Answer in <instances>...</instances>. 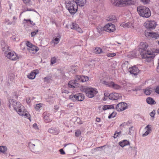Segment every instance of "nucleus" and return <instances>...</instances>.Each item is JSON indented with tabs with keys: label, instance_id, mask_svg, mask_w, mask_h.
<instances>
[{
	"label": "nucleus",
	"instance_id": "1",
	"mask_svg": "<svg viewBox=\"0 0 159 159\" xmlns=\"http://www.w3.org/2000/svg\"><path fill=\"white\" fill-rule=\"evenodd\" d=\"M148 47V45L146 42H141L140 43L139 51L143 58L151 59L152 58V57L151 56L152 53L151 52L146 50Z\"/></svg>",
	"mask_w": 159,
	"mask_h": 159
},
{
	"label": "nucleus",
	"instance_id": "2",
	"mask_svg": "<svg viewBox=\"0 0 159 159\" xmlns=\"http://www.w3.org/2000/svg\"><path fill=\"white\" fill-rule=\"evenodd\" d=\"M127 104L124 102H120L116 105H104L102 108L104 111L107 110L114 109L119 111L125 110L127 108Z\"/></svg>",
	"mask_w": 159,
	"mask_h": 159
},
{
	"label": "nucleus",
	"instance_id": "3",
	"mask_svg": "<svg viewBox=\"0 0 159 159\" xmlns=\"http://www.w3.org/2000/svg\"><path fill=\"white\" fill-rule=\"evenodd\" d=\"M16 105H14L13 108L21 116H24L25 118H27L31 121L30 115L27 112L24 110V107L19 102L16 103Z\"/></svg>",
	"mask_w": 159,
	"mask_h": 159
},
{
	"label": "nucleus",
	"instance_id": "4",
	"mask_svg": "<svg viewBox=\"0 0 159 159\" xmlns=\"http://www.w3.org/2000/svg\"><path fill=\"white\" fill-rule=\"evenodd\" d=\"M66 8L68 10L69 12L71 15H74L77 11L78 9V6L75 1L71 0L65 3Z\"/></svg>",
	"mask_w": 159,
	"mask_h": 159
},
{
	"label": "nucleus",
	"instance_id": "5",
	"mask_svg": "<svg viewBox=\"0 0 159 159\" xmlns=\"http://www.w3.org/2000/svg\"><path fill=\"white\" fill-rule=\"evenodd\" d=\"M137 10L139 16L143 17L148 18L151 15V11L147 7L143 6L138 7Z\"/></svg>",
	"mask_w": 159,
	"mask_h": 159
},
{
	"label": "nucleus",
	"instance_id": "6",
	"mask_svg": "<svg viewBox=\"0 0 159 159\" xmlns=\"http://www.w3.org/2000/svg\"><path fill=\"white\" fill-rule=\"evenodd\" d=\"M130 0H111L112 5L116 7L124 6L126 4H130Z\"/></svg>",
	"mask_w": 159,
	"mask_h": 159
},
{
	"label": "nucleus",
	"instance_id": "7",
	"mask_svg": "<svg viewBox=\"0 0 159 159\" xmlns=\"http://www.w3.org/2000/svg\"><path fill=\"white\" fill-rule=\"evenodd\" d=\"M84 92L89 98H92L98 92L96 89L88 88L84 89Z\"/></svg>",
	"mask_w": 159,
	"mask_h": 159
},
{
	"label": "nucleus",
	"instance_id": "8",
	"mask_svg": "<svg viewBox=\"0 0 159 159\" xmlns=\"http://www.w3.org/2000/svg\"><path fill=\"white\" fill-rule=\"evenodd\" d=\"M5 56L7 58L12 61H16L19 59V57L16 53L14 51H9L7 53H6Z\"/></svg>",
	"mask_w": 159,
	"mask_h": 159
},
{
	"label": "nucleus",
	"instance_id": "9",
	"mask_svg": "<svg viewBox=\"0 0 159 159\" xmlns=\"http://www.w3.org/2000/svg\"><path fill=\"white\" fill-rule=\"evenodd\" d=\"M145 35L148 39L153 40L157 39L159 37V35L157 33L148 32L146 31L145 32Z\"/></svg>",
	"mask_w": 159,
	"mask_h": 159
},
{
	"label": "nucleus",
	"instance_id": "10",
	"mask_svg": "<svg viewBox=\"0 0 159 159\" xmlns=\"http://www.w3.org/2000/svg\"><path fill=\"white\" fill-rule=\"evenodd\" d=\"M104 84L107 86L111 88L114 89L116 90H119L121 88V86L117 84H115L114 82H104Z\"/></svg>",
	"mask_w": 159,
	"mask_h": 159
},
{
	"label": "nucleus",
	"instance_id": "11",
	"mask_svg": "<svg viewBox=\"0 0 159 159\" xmlns=\"http://www.w3.org/2000/svg\"><path fill=\"white\" fill-rule=\"evenodd\" d=\"M71 98L74 101L76 100L82 101L84 100V96L82 93H79L72 95Z\"/></svg>",
	"mask_w": 159,
	"mask_h": 159
},
{
	"label": "nucleus",
	"instance_id": "12",
	"mask_svg": "<svg viewBox=\"0 0 159 159\" xmlns=\"http://www.w3.org/2000/svg\"><path fill=\"white\" fill-rule=\"evenodd\" d=\"M104 30L108 32L111 33L115 30V26L112 24L108 23L104 26Z\"/></svg>",
	"mask_w": 159,
	"mask_h": 159
},
{
	"label": "nucleus",
	"instance_id": "13",
	"mask_svg": "<svg viewBox=\"0 0 159 159\" xmlns=\"http://www.w3.org/2000/svg\"><path fill=\"white\" fill-rule=\"evenodd\" d=\"M129 71L132 76H136L138 75L139 70L137 67L134 66L132 67H129Z\"/></svg>",
	"mask_w": 159,
	"mask_h": 159
},
{
	"label": "nucleus",
	"instance_id": "14",
	"mask_svg": "<svg viewBox=\"0 0 159 159\" xmlns=\"http://www.w3.org/2000/svg\"><path fill=\"white\" fill-rule=\"evenodd\" d=\"M144 26L147 28H154L155 27L157 24L154 20L147 21L144 23Z\"/></svg>",
	"mask_w": 159,
	"mask_h": 159
},
{
	"label": "nucleus",
	"instance_id": "15",
	"mask_svg": "<svg viewBox=\"0 0 159 159\" xmlns=\"http://www.w3.org/2000/svg\"><path fill=\"white\" fill-rule=\"evenodd\" d=\"M122 98L121 95L117 93H110L108 95L109 98L111 100H117Z\"/></svg>",
	"mask_w": 159,
	"mask_h": 159
},
{
	"label": "nucleus",
	"instance_id": "16",
	"mask_svg": "<svg viewBox=\"0 0 159 159\" xmlns=\"http://www.w3.org/2000/svg\"><path fill=\"white\" fill-rule=\"evenodd\" d=\"M40 141L38 140H36L33 142H30L28 143V146L31 151L32 152H34L35 151V146L37 145L38 143H40Z\"/></svg>",
	"mask_w": 159,
	"mask_h": 159
},
{
	"label": "nucleus",
	"instance_id": "17",
	"mask_svg": "<svg viewBox=\"0 0 159 159\" xmlns=\"http://www.w3.org/2000/svg\"><path fill=\"white\" fill-rule=\"evenodd\" d=\"M51 115L47 112H44L43 114L44 121L47 123L50 122L52 121V119L51 118Z\"/></svg>",
	"mask_w": 159,
	"mask_h": 159
},
{
	"label": "nucleus",
	"instance_id": "18",
	"mask_svg": "<svg viewBox=\"0 0 159 159\" xmlns=\"http://www.w3.org/2000/svg\"><path fill=\"white\" fill-rule=\"evenodd\" d=\"M89 80V77L87 76L77 75L76 76V80L78 82H84L88 81Z\"/></svg>",
	"mask_w": 159,
	"mask_h": 159
},
{
	"label": "nucleus",
	"instance_id": "19",
	"mask_svg": "<svg viewBox=\"0 0 159 159\" xmlns=\"http://www.w3.org/2000/svg\"><path fill=\"white\" fill-rule=\"evenodd\" d=\"M2 46V51L4 52V55L6 53H7L10 50L9 49V47L4 42L1 43Z\"/></svg>",
	"mask_w": 159,
	"mask_h": 159
},
{
	"label": "nucleus",
	"instance_id": "20",
	"mask_svg": "<svg viewBox=\"0 0 159 159\" xmlns=\"http://www.w3.org/2000/svg\"><path fill=\"white\" fill-rule=\"evenodd\" d=\"M78 81L76 80V78L75 80H72L69 82L68 83L69 87L70 88H74L75 87L77 86L78 83H77Z\"/></svg>",
	"mask_w": 159,
	"mask_h": 159
},
{
	"label": "nucleus",
	"instance_id": "21",
	"mask_svg": "<svg viewBox=\"0 0 159 159\" xmlns=\"http://www.w3.org/2000/svg\"><path fill=\"white\" fill-rule=\"evenodd\" d=\"M48 132L55 135H57L59 134V130L58 128L55 127H52L48 129Z\"/></svg>",
	"mask_w": 159,
	"mask_h": 159
},
{
	"label": "nucleus",
	"instance_id": "22",
	"mask_svg": "<svg viewBox=\"0 0 159 159\" xmlns=\"http://www.w3.org/2000/svg\"><path fill=\"white\" fill-rule=\"evenodd\" d=\"M38 73V70H34L33 72H31L30 73V74L27 75V77L29 79H34L35 78L36 75Z\"/></svg>",
	"mask_w": 159,
	"mask_h": 159
},
{
	"label": "nucleus",
	"instance_id": "23",
	"mask_svg": "<svg viewBox=\"0 0 159 159\" xmlns=\"http://www.w3.org/2000/svg\"><path fill=\"white\" fill-rule=\"evenodd\" d=\"M120 26L124 28H134L133 24L131 22L125 23L123 22L120 24Z\"/></svg>",
	"mask_w": 159,
	"mask_h": 159
},
{
	"label": "nucleus",
	"instance_id": "24",
	"mask_svg": "<svg viewBox=\"0 0 159 159\" xmlns=\"http://www.w3.org/2000/svg\"><path fill=\"white\" fill-rule=\"evenodd\" d=\"M27 49L30 52L34 54L39 50V49L37 47L34 45L30 48H27Z\"/></svg>",
	"mask_w": 159,
	"mask_h": 159
},
{
	"label": "nucleus",
	"instance_id": "25",
	"mask_svg": "<svg viewBox=\"0 0 159 159\" xmlns=\"http://www.w3.org/2000/svg\"><path fill=\"white\" fill-rule=\"evenodd\" d=\"M94 52L95 53L98 54H102L103 55L105 53L104 51L102 50L101 48L99 47H96L94 50Z\"/></svg>",
	"mask_w": 159,
	"mask_h": 159
},
{
	"label": "nucleus",
	"instance_id": "26",
	"mask_svg": "<svg viewBox=\"0 0 159 159\" xmlns=\"http://www.w3.org/2000/svg\"><path fill=\"white\" fill-rule=\"evenodd\" d=\"M75 2H76L77 6L82 7L84 6L86 2V0H75Z\"/></svg>",
	"mask_w": 159,
	"mask_h": 159
},
{
	"label": "nucleus",
	"instance_id": "27",
	"mask_svg": "<svg viewBox=\"0 0 159 159\" xmlns=\"http://www.w3.org/2000/svg\"><path fill=\"white\" fill-rule=\"evenodd\" d=\"M145 129H147V131L145 132L142 135L143 137H144L148 135L151 131L152 129L149 125H147L145 128Z\"/></svg>",
	"mask_w": 159,
	"mask_h": 159
},
{
	"label": "nucleus",
	"instance_id": "28",
	"mask_svg": "<svg viewBox=\"0 0 159 159\" xmlns=\"http://www.w3.org/2000/svg\"><path fill=\"white\" fill-rule=\"evenodd\" d=\"M129 144V142L126 140H124L122 141L119 142V145L122 147H123Z\"/></svg>",
	"mask_w": 159,
	"mask_h": 159
},
{
	"label": "nucleus",
	"instance_id": "29",
	"mask_svg": "<svg viewBox=\"0 0 159 159\" xmlns=\"http://www.w3.org/2000/svg\"><path fill=\"white\" fill-rule=\"evenodd\" d=\"M147 103L153 105L156 104V102L151 97H148L146 99Z\"/></svg>",
	"mask_w": 159,
	"mask_h": 159
},
{
	"label": "nucleus",
	"instance_id": "30",
	"mask_svg": "<svg viewBox=\"0 0 159 159\" xmlns=\"http://www.w3.org/2000/svg\"><path fill=\"white\" fill-rule=\"evenodd\" d=\"M9 101V107H10L11 106L13 107L14 105H16V103L17 102L13 99H10Z\"/></svg>",
	"mask_w": 159,
	"mask_h": 159
},
{
	"label": "nucleus",
	"instance_id": "31",
	"mask_svg": "<svg viewBox=\"0 0 159 159\" xmlns=\"http://www.w3.org/2000/svg\"><path fill=\"white\" fill-rule=\"evenodd\" d=\"M7 151V147L5 146H0V152L4 153Z\"/></svg>",
	"mask_w": 159,
	"mask_h": 159
},
{
	"label": "nucleus",
	"instance_id": "32",
	"mask_svg": "<svg viewBox=\"0 0 159 159\" xmlns=\"http://www.w3.org/2000/svg\"><path fill=\"white\" fill-rule=\"evenodd\" d=\"M79 26V25L77 24L72 23L70 25V28L71 29L76 30Z\"/></svg>",
	"mask_w": 159,
	"mask_h": 159
},
{
	"label": "nucleus",
	"instance_id": "33",
	"mask_svg": "<svg viewBox=\"0 0 159 159\" xmlns=\"http://www.w3.org/2000/svg\"><path fill=\"white\" fill-rule=\"evenodd\" d=\"M151 91L149 88H147L145 89L144 93L146 95H148L151 94Z\"/></svg>",
	"mask_w": 159,
	"mask_h": 159
},
{
	"label": "nucleus",
	"instance_id": "34",
	"mask_svg": "<svg viewBox=\"0 0 159 159\" xmlns=\"http://www.w3.org/2000/svg\"><path fill=\"white\" fill-rule=\"evenodd\" d=\"M116 17L114 16H110L107 17V20L108 21H113L115 20Z\"/></svg>",
	"mask_w": 159,
	"mask_h": 159
},
{
	"label": "nucleus",
	"instance_id": "35",
	"mask_svg": "<svg viewBox=\"0 0 159 159\" xmlns=\"http://www.w3.org/2000/svg\"><path fill=\"white\" fill-rule=\"evenodd\" d=\"M71 145L70 146V148H78L77 147V146L75 144H74L72 143H68V144H64V147H66L67 145Z\"/></svg>",
	"mask_w": 159,
	"mask_h": 159
},
{
	"label": "nucleus",
	"instance_id": "36",
	"mask_svg": "<svg viewBox=\"0 0 159 159\" xmlns=\"http://www.w3.org/2000/svg\"><path fill=\"white\" fill-rule=\"evenodd\" d=\"M42 104L41 103H39L37 104L36 105H35L34 107L35 109L36 110H39V108L42 106Z\"/></svg>",
	"mask_w": 159,
	"mask_h": 159
},
{
	"label": "nucleus",
	"instance_id": "37",
	"mask_svg": "<svg viewBox=\"0 0 159 159\" xmlns=\"http://www.w3.org/2000/svg\"><path fill=\"white\" fill-rule=\"evenodd\" d=\"M81 132L80 129L76 130L75 132V136L77 137H79L81 135Z\"/></svg>",
	"mask_w": 159,
	"mask_h": 159
},
{
	"label": "nucleus",
	"instance_id": "38",
	"mask_svg": "<svg viewBox=\"0 0 159 159\" xmlns=\"http://www.w3.org/2000/svg\"><path fill=\"white\" fill-rule=\"evenodd\" d=\"M116 113L115 112H113L111 114L109 115L108 118L110 119L112 118H114L116 116Z\"/></svg>",
	"mask_w": 159,
	"mask_h": 159
},
{
	"label": "nucleus",
	"instance_id": "39",
	"mask_svg": "<svg viewBox=\"0 0 159 159\" xmlns=\"http://www.w3.org/2000/svg\"><path fill=\"white\" fill-rule=\"evenodd\" d=\"M106 55L108 57H112L115 56L116 55V54L115 53L108 52L107 53Z\"/></svg>",
	"mask_w": 159,
	"mask_h": 159
},
{
	"label": "nucleus",
	"instance_id": "40",
	"mask_svg": "<svg viewBox=\"0 0 159 159\" xmlns=\"http://www.w3.org/2000/svg\"><path fill=\"white\" fill-rule=\"evenodd\" d=\"M97 32L100 34H101L102 33V30H104V27L103 28L98 27L97 28Z\"/></svg>",
	"mask_w": 159,
	"mask_h": 159
},
{
	"label": "nucleus",
	"instance_id": "41",
	"mask_svg": "<svg viewBox=\"0 0 159 159\" xmlns=\"http://www.w3.org/2000/svg\"><path fill=\"white\" fill-rule=\"evenodd\" d=\"M56 62V58L54 57H53L52 58L51 62L52 64H55Z\"/></svg>",
	"mask_w": 159,
	"mask_h": 159
},
{
	"label": "nucleus",
	"instance_id": "42",
	"mask_svg": "<svg viewBox=\"0 0 159 159\" xmlns=\"http://www.w3.org/2000/svg\"><path fill=\"white\" fill-rule=\"evenodd\" d=\"M39 31L38 30H37L35 31H33L31 32V37H34L35 35L37 34V33Z\"/></svg>",
	"mask_w": 159,
	"mask_h": 159
},
{
	"label": "nucleus",
	"instance_id": "43",
	"mask_svg": "<svg viewBox=\"0 0 159 159\" xmlns=\"http://www.w3.org/2000/svg\"><path fill=\"white\" fill-rule=\"evenodd\" d=\"M26 45L28 47V48H30L33 45L29 41H27L26 43Z\"/></svg>",
	"mask_w": 159,
	"mask_h": 159
},
{
	"label": "nucleus",
	"instance_id": "44",
	"mask_svg": "<svg viewBox=\"0 0 159 159\" xmlns=\"http://www.w3.org/2000/svg\"><path fill=\"white\" fill-rule=\"evenodd\" d=\"M16 23V20H13L12 21H9L7 22V24L8 25H15Z\"/></svg>",
	"mask_w": 159,
	"mask_h": 159
},
{
	"label": "nucleus",
	"instance_id": "45",
	"mask_svg": "<svg viewBox=\"0 0 159 159\" xmlns=\"http://www.w3.org/2000/svg\"><path fill=\"white\" fill-rule=\"evenodd\" d=\"M24 21H25L27 22H30V24L32 25H35V23H34L32 21H31L30 19H24Z\"/></svg>",
	"mask_w": 159,
	"mask_h": 159
},
{
	"label": "nucleus",
	"instance_id": "46",
	"mask_svg": "<svg viewBox=\"0 0 159 159\" xmlns=\"http://www.w3.org/2000/svg\"><path fill=\"white\" fill-rule=\"evenodd\" d=\"M141 1L144 4H146L149 3L150 0H141Z\"/></svg>",
	"mask_w": 159,
	"mask_h": 159
},
{
	"label": "nucleus",
	"instance_id": "47",
	"mask_svg": "<svg viewBox=\"0 0 159 159\" xmlns=\"http://www.w3.org/2000/svg\"><path fill=\"white\" fill-rule=\"evenodd\" d=\"M22 1L25 4L28 5H30L31 2L30 0H22Z\"/></svg>",
	"mask_w": 159,
	"mask_h": 159
},
{
	"label": "nucleus",
	"instance_id": "48",
	"mask_svg": "<svg viewBox=\"0 0 159 159\" xmlns=\"http://www.w3.org/2000/svg\"><path fill=\"white\" fill-rule=\"evenodd\" d=\"M155 111L153 110L152 112H150V115L152 117H154L155 115Z\"/></svg>",
	"mask_w": 159,
	"mask_h": 159
},
{
	"label": "nucleus",
	"instance_id": "49",
	"mask_svg": "<svg viewBox=\"0 0 159 159\" xmlns=\"http://www.w3.org/2000/svg\"><path fill=\"white\" fill-rule=\"evenodd\" d=\"M76 30L77 31L80 33H82L83 32V31L81 29L79 26L76 29Z\"/></svg>",
	"mask_w": 159,
	"mask_h": 159
},
{
	"label": "nucleus",
	"instance_id": "50",
	"mask_svg": "<svg viewBox=\"0 0 159 159\" xmlns=\"http://www.w3.org/2000/svg\"><path fill=\"white\" fill-rule=\"evenodd\" d=\"M62 93H64L66 94H68L69 93L68 91L66 89H62Z\"/></svg>",
	"mask_w": 159,
	"mask_h": 159
},
{
	"label": "nucleus",
	"instance_id": "51",
	"mask_svg": "<svg viewBox=\"0 0 159 159\" xmlns=\"http://www.w3.org/2000/svg\"><path fill=\"white\" fill-rule=\"evenodd\" d=\"M155 92L157 94H159V85L156 88Z\"/></svg>",
	"mask_w": 159,
	"mask_h": 159
},
{
	"label": "nucleus",
	"instance_id": "52",
	"mask_svg": "<svg viewBox=\"0 0 159 159\" xmlns=\"http://www.w3.org/2000/svg\"><path fill=\"white\" fill-rule=\"evenodd\" d=\"M105 146H102L101 147L96 148L94 149V150L96 151H98V150L99 148L102 149L103 147H104Z\"/></svg>",
	"mask_w": 159,
	"mask_h": 159
},
{
	"label": "nucleus",
	"instance_id": "53",
	"mask_svg": "<svg viewBox=\"0 0 159 159\" xmlns=\"http://www.w3.org/2000/svg\"><path fill=\"white\" fill-rule=\"evenodd\" d=\"M59 151L60 152V153L61 154L64 155L65 154V152L62 149H61L59 150Z\"/></svg>",
	"mask_w": 159,
	"mask_h": 159
},
{
	"label": "nucleus",
	"instance_id": "54",
	"mask_svg": "<svg viewBox=\"0 0 159 159\" xmlns=\"http://www.w3.org/2000/svg\"><path fill=\"white\" fill-rule=\"evenodd\" d=\"M33 127L35 129H38V127L37 124L34 123L33 125Z\"/></svg>",
	"mask_w": 159,
	"mask_h": 159
},
{
	"label": "nucleus",
	"instance_id": "55",
	"mask_svg": "<svg viewBox=\"0 0 159 159\" xmlns=\"http://www.w3.org/2000/svg\"><path fill=\"white\" fill-rule=\"evenodd\" d=\"M59 40H60V39L58 38H56L55 39H54V40L55 41L57 42L56 43V44H57L58 43L59 41Z\"/></svg>",
	"mask_w": 159,
	"mask_h": 159
},
{
	"label": "nucleus",
	"instance_id": "56",
	"mask_svg": "<svg viewBox=\"0 0 159 159\" xmlns=\"http://www.w3.org/2000/svg\"><path fill=\"white\" fill-rule=\"evenodd\" d=\"M73 104L72 103H70L69 104H68L67 106L69 108H70L71 107H73Z\"/></svg>",
	"mask_w": 159,
	"mask_h": 159
},
{
	"label": "nucleus",
	"instance_id": "57",
	"mask_svg": "<svg viewBox=\"0 0 159 159\" xmlns=\"http://www.w3.org/2000/svg\"><path fill=\"white\" fill-rule=\"evenodd\" d=\"M26 11H34L37 12V11L34 9H31L30 8H27Z\"/></svg>",
	"mask_w": 159,
	"mask_h": 159
},
{
	"label": "nucleus",
	"instance_id": "58",
	"mask_svg": "<svg viewBox=\"0 0 159 159\" xmlns=\"http://www.w3.org/2000/svg\"><path fill=\"white\" fill-rule=\"evenodd\" d=\"M96 121L98 122H99L101 121V119L100 118L98 117H96Z\"/></svg>",
	"mask_w": 159,
	"mask_h": 159
},
{
	"label": "nucleus",
	"instance_id": "59",
	"mask_svg": "<svg viewBox=\"0 0 159 159\" xmlns=\"http://www.w3.org/2000/svg\"><path fill=\"white\" fill-rule=\"evenodd\" d=\"M44 79L45 81H47L49 80V78L48 77H46L44 78Z\"/></svg>",
	"mask_w": 159,
	"mask_h": 159
},
{
	"label": "nucleus",
	"instance_id": "60",
	"mask_svg": "<svg viewBox=\"0 0 159 159\" xmlns=\"http://www.w3.org/2000/svg\"><path fill=\"white\" fill-rule=\"evenodd\" d=\"M118 136V135H117V134L115 132V133L114 134L113 136V137L115 139Z\"/></svg>",
	"mask_w": 159,
	"mask_h": 159
},
{
	"label": "nucleus",
	"instance_id": "61",
	"mask_svg": "<svg viewBox=\"0 0 159 159\" xmlns=\"http://www.w3.org/2000/svg\"><path fill=\"white\" fill-rule=\"evenodd\" d=\"M58 108H59V107H58L57 106V105H56L54 106V109L56 110H58Z\"/></svg>",
	"mask_w": 159,
	"mask_h": 159
},
{
	"label": "nucleus",
	"instance_id": "62",
	"mask_svg": "<svg viewBox=\"0 0 159 159\" xmlns=\"http://www.w3.org/2000/svg\"><path fill=\"white\" fill-rule=\"evenodd\" d=\"M109 95L107 93H104V97H108V95Z\"/></svg>",
	"mask_w": 159,
	"mask_h": 159
},
{
	"label": "nucleus",
	"instance_id": "63",
	"mask_svg": "<svg viewBox=\"0 0 159 159\" xmlns=\"http://www.w3.org/2000/svg\"><path fill=\"white\" fill-rule=\"evenodd\" d=\"M116 134H117V135H118V136L120 135V134H121V131H119V132H117V131H116Z\"/></svg>",
	"mask_w": 159,
	"mask_h": 159
},
{
	"label": "nucleus",
	"instance_id": "64",
	"mask_svg": "<svg viewBox=\"0 0 159 159\" xmlns=\"http://www.w3.org/2000/svg\"><path fill=\"white\" fill-rule=\"evenodd\" d=\"M157 70L158 72H159V64L157 68Z\"/></svg>",
	"mask_w": 159,
	"mask_h": 159
}]
</instances>
